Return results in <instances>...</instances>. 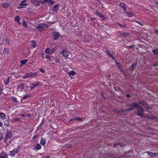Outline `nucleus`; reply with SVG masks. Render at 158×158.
Instances as JSON below:
<instances>
[{
	"mask_svg": "<svg viewBox=\"0 0 158 158\" xmlns=\"http://www.w3.org/2000/svg\"><path fill=\"white\" fill-rule=\"evenodd\" d=\"M61 52L63 55V56L65 58V59H67V57L69 56V54L66 51V49L65 48L63 49V51H61Z\"/></svg>",
	"mask_w": 158,
	"mask_h": 158,
	"instance_id": "nucleus-1",
	"label": "nucleus"
},
{
	"mask_svg": "<svg viewBox=\"0 0 158 158\" xmlns=\"http://www.w3.org/2000/svg\"><path fill=\"white\" fill-rule=\"evenodd\" d=\"M6 139H8L11 138L12 136V134L10 130H7L5 133Z\"/></svg>",
	"mask_w": 158,
	"mask_h": 158,
	"instance_id": "nucleus-2",
	"label": "nucleus"
},
{
	"mask_svg": "<svg viewBox=\"0 0 158 158\" xmlns=\"http://www.w3.org/2000/svg\"><path fill=\"white\" fill-rule=\"evenodd\" d=\"M46 2H47L50 6H52L54 4V2L52 0H44L42 2V3L43 4Z\"/></svg>",
	"mask_w": 158,
	"mask_h": 158,
	"instance_id": "nucleus-3",
	"label": "nucleus"
},
{
	"mask_svg": "<svg viewBox=\"0 0 158 158\" xmlns=\"http://www.w3.org/2000/svg\"><path fill=\"white\" fill-rule=\"evenodd\" d=\"M137 109L138 111L137 113V114L138 115L142 116L143 115V108L139 107Z\"/></svg>",
	"mask_w": 158,
	"mask_h": 158,
	"instance_id": "nucleus-4",
	"label": "nucleus"
},
{
	"mask_svg": "<svg viewBox=\"0 0 158 158\" xmlns=\"http://www.w3.org/2000/svg\"><path fill=\"white\" fill-rule=\"evenodd\" d=\"M41 85L39 82H37L35 83H33L31 84V85L30 86V88L31 89H33L37 86L40 85L41 86Z\"/></svg>",
	"mask_w": 158,
	"mask_h": 158,
	"instance_id": "nucleus-5",
	"label": "nucleus"
},
{
	"mask_svg": "<svg viewBox=\"0 0 158 158\" xmlns=\"http://www.w3.org/2000/svg\"><path fill=\"white\" fill-rule=\"evenodd\" d=\"M54 40H55L57 39L60 36V34L57 32H54L53 33Z\"/></svg>",
	"mask_w": 158,
	"mask_h": 158,
	"instance_id": "nucleus-6",
	"label": "nucleus"
},
{
	"mask_svg": "<svg viewBox=\"0 0 158 158\" xmlns=\"http://www.w3.org/2000/svg\"><path fill=\"white\" fill-rule=\"evenodd\" d=\"M33 73L31 72L27 73L25 76L22 77L23 79H26L33 75Z\"/></svg>",
	"mask_w": 158,
	"mask_h": 158,
	"instance_id": "nucleus-7",
	"label": "nucleus"
},
{
	"mask_svg": "<svg viewBox=\"0 0 158 158\" xmlns=\"http://www.w3.org/2000/svg\"><path fill=\"white\" fill-rule=\"evenodd\" d=\"M23 3L21 2L20 4L19 5V6L17 7L18 9H20L23 8H25L27 6V3L23 4Z\"/></svg>",
	"mask_w": 158,
	"mask_h": 158,
	"instance_id": "nucleus-8",
	"label": "nucleus"
},
{
	"mask_svg": "<svg viewBox=\"0 0 158 158\" xmlns=\"http://www.w3.org/2000/svg\"><path fill=\"white\" fill-rule=\"evenodd\" d=\"M94 14L95 15H98V17L101 18L103 20H104L105 19L104 16L102 15L101 13H99L98 11H96V12L94 13Z\"/></svg>",
	"mask_w": 158,
	"mask_h": 158,
	"instance_id": "nucleus-9",
	"label": "nucleus"
},
{
	"mask_svg": "<svg viewBox=\"0 0 158 158\" xmlns=\"http://www.w3.org/2000/svg\"><path fill=\"white\" fill-rule=\"evenodd\" d=\"M44 25L43 24H39L38 26L36 27L37 29L40 31H41L44 28Z\"/></svg>",
	"mask_w": 158,
	"mask_h": 158,
	"instance_id": "nucleus-10",
	"label": "nucleus"
},
{
	"mask_svg": "<svg viewBox=\"0 0 158 158\" xmlns=\"http://www.w3.org/2000/svg\"><path fill=\"white\" fill-rule=\"evenodd\" d=\"M59 4H56L54 5L53 8V11L55 12H57V10L59 8Z\"/></svg>",
	"mask_w": 158,
	"mask_h": 158,
	"instance_id": "nucleus-11",
	"label": "nucleus"
},
{
	"mask_svg": "<svg viewBox=\"0 0 158 158\" xmlns=\"http://www.w3.org/2000/svg\"><path fill=\"white\" fill-rule=\"evenodd\" d=\"M18 152L19 150L17 149L10 151V156H14Z\"/></svg>",
	"mask_w": 158,
	"mask_h": 158,
	"instance_id": "nucleus-12",
	"label": "nucleus"
},
{
	"mask_svg": "<svg viewBox=\"0 0 158 158\" xmlns=\"http://www.w3.org/2000/svg\"><path fill=\"white\" fill-rule=\"evenodd\" d=\"M119 6L121 7L123 9L124 11V12H125V11H126V5L124 4V3L121 2Z\"/></svg>",
	"mask_w": 158,
	"mask_h": 158,
	"instance_id": "nucleus-13",
	"label": "nucleus"
},
{
	"mask_svg": "<svg viewBox=\"0 0 158 158\" xmlns=\"http://www.w3.org/2000/svg\"><path fill=\"white\" fill-rule=\"evenodd\" d=\"M146 152L150 156L152 157H155L156 155H157V154L156 153H153L149 152Z\"/></svg>",
	"mask_w": 158,
	"mask_h": 158,
	"instance_id": "nucleus-14",
	"label": "nucleus"
},
{
	"mask_svg": "<svg viewBox=\"0 0 158 158\" xmlns=\"http://www.w3.org/2000/svg\"><path fill=\"white\" fill-rule=\"evenodd\" d=\"M125 12L127 14V16L129 17H132L134 15V13L132 12H127L126 11Z\"/></svg>",
	"mask_w": 158,
	"mask_h": 158,
	"instance_id": "nucleus-15",
	"label": "nucleus"
},
{
	"mask_svg": "<svg viewBox=\"0 0 158 158\" xmlns=\"http://www.w3.org/2000/svg\"><path fill=\"white\" fill-rule=\"evenodd\" d=\"M7 155L5 153H1L0 155V158H7Z\"/></svg>",
	"mask_w": 158,
	"mask_h": 158,
	"instance_id": "nucleus-16",
	"label": "nucleus"
},
{
	"mask_svg": "<svg viewBox=\"0 0 158 158\" xmlns=\"http://www.w3.org/2000/svg\"><path fill=\"white\" fill-rule=\"evenodd\" d=\"M6 118L5 114L2 112L0 113V118L4 120Z\"/></svg>",
	"mask_w": 158,
	"mask_h": 158,
	"instance_id": "nucleus-17",
	"label": "nucleus"
},
{
	"mask_svg": "<svg viewBox=\"0 0 158 158\" xmlns=\"http://www.w3.org/2000/svg\"><path fill=\"white\" fill-rule=\"evenodd\" d=\"M139 107V104L136 103H133V105L132 106V108H135L138 109Z\"/></svg>",
	"mask_w": 158,
	"mask_h": 158,
	"instance_id": "nucleus-18",
	"label": "nucleus"
},
{
	"mask_svg": "<svg viewBox=\"0 0 158 158\" xmlns=\"http://www.w3.org/2000/svg\"><path fill=\"white\" fill-rule=\"evenodd\" d=\"M20 20V18L18 16H16L14 19L15 21V22H17L19 24H20L21 23L19 22V21Z\"/></svg>",
	"mask_w": 158,
	"mask_h": 158,
	"instance_id": "nucleus-19",
	"label": "nucleus"
},
{
	"mask_svg": "<svg viewBox=\"0 0 158 158\" xmlns=\"http://www.w3.org/2000/svg\"><path fill=\"white\" fill-rule=\"evenodd\" d=\"M2 6L4 8H7L9 6V4L8 3H3L2 4Z\"/></svg>",
	"mask_w": 158,
	"mask_h": 158,
	"instance_id": "nucleus-20",
	"label": "nucleus"
},
{
	"mask_svg": "<svg viewBox=\"0 0 158 158\" xmlns=\"http://www.w3.org/2000/svg\"><path fill=\"white\" fill-rule=\"evenodd\" d=\"M25 84L24 83H21L18 85V88L19 89H23Z\"/></svg>",
	"mask_w": 158,
	"mask_h": 158,
	"instance_id": "nucleus-21",
	"label": "nucleus"
},
{
	"mask_svg": "<svg viewBox=\"0 0 158 158\" xmlns=\"http://www.w3.org/2000/svg\"><path fill=\"white\" fill-rule=\"evenodd\" d=\"M10 81V78H6L5 79V80L4 81V82L5 85H6Z\"/></svg>",
	"mask_w": 158,
	"mask_h": 158,
	"instance_id": "nucleus-22",
	"label": "nucleus"
},
{
	"mask_svg": "<svg viewBox=\"0 0 158 158\" xmlns=\"http://www.w3.org/2000/svg\"><path fill=\"white\" fill-rule=\"evenodd\" d=\"M46 141L45 139L42 138L40 140V143L42 145H44L45 144Z\"/></svg>",
	"mask_w": 158,
	"mask_h": 158,
	"instance_id": "nucleus-23",
	"label": "nucleus"
},
{
	"mask_svg": "<svg viewBox=\"0 0 158 158\" xmlns=\"http://www.w3.org/2000/svg\"><path fill=\"white\" fill-rule=\"evenodd\" d=\"M3 53L5 55L8 54L9 53V51L8 49L6 48H5L3 50Z\"/></svg>",
	"mask_w": 158,
	"mask_h": 158,
	"instance_id": "nucleus-24",
	"label": "nucleus"
},
{
	"mask_svg": "<svg viewBox=\"0 0 158 158\" xmlns=\"http://www.w3.org/2000/svg\"><path fill=\"white\" fill-rule=\"evenodd\" d=\"M148 118L151 119H153L158 121V117H155L154 116H151L148 117Z\"/></svg>",
	"mask_w": 158,
	"mask_h": 158,
	"instance_id": "nucleus-25",
	"label": "nucleus"
},
{
	"mask_svg": "<svg viewBox=\"0 0 158 158\" xmlns=\"http://www.w3.org/2000/svg\"><path fill=\"white\" fill-rule=\"evenodd\" d=\"M41 148V146L39 143H38L35 146V149L37 150L40 149Z\"/></svg>",
	"mask_w": 158,
	"mask_h": 158,
	"instance_id": "nucleus-26",
	"label": "nucleus"
},
{
	"mask_svg": "<svg viewBox=\"0 0 158 158\" xmlns=\"http://www.w3.org/2000/svg\"><path fill=\"white\" fill-rule=\"evenodd\" d=\"M57 49V48L56 47H54L50 50V53L51 54H52Z\"/></svg>",
	"mask_w": 158,
	"mask_h": 158,
	"instance_id": "nucleus-27",
	"label": "nucleus"
},
{
	"mask_svg": "<svg viewBox=\"0 0 158 158\" xmlns=\"http://www.w3.org/2000/svg\"><path fill=\"white\" fill-rule=\"evenodd\" d=\"M4 125L7 126H9L10 124L8 120H5L4 122Z\"/></svg>",
	"mask_w": 158,
	"mask_h": 158,
	"instance_id": "nucleus-28",
	"label": "nucleus"
},
{
	"mask_svg": "<svg viewBox=\"0 0 158 158\" xmlns=\"http://www.w3.org/2000/svg\"><path fill=\"white\" fill-rule=\"evenodd\" d=\"M30 97V95L29 94H27L26 95H24L22 98L23 100H24L27 98Z\"/></svg>",
	"mask_w": 158,
	"mask_h": 158,
	"instance_id": "nucleus-29",
	"label": "nucleus"
},
{
	"mask_svg": "<svg viewBox=\"0 0 158 158\" xmlns=\"http://www.w3.org/2000/svg\"><path fill=\"white\" fill-rule=\"evenodd\" d=\"M76 73L74 71H71L69 72V74L70 75L73 76L75 75Z\"/></svg>",
	"mask_w": 158,
	"mask_h": 158,
	"instance_id": "nucleus-30",
	"label": "nucleus"
},
{
	"mask_svg": "<svg viewBox=\"0 0 158 158\" xmlns=\"http://www.w3.org/2000/svg\"><path fill=\"white\" fill-rule=\"evenodd\" d=\"M27 60H21L20 61V63L22 64H25V63L27 62Z\"/></svg>",
	"mask_w": 158,
	"mask_h": 158,
	"instance_id": "nucleus-31",
	"label": "nucleus"
},
{
	"mask_svg": "<svg viewBox=\"0 0 158 158\" xmlns=\"http://www.w3.org/2000/svg\"><path fill=\"white\" fill-rule=\"evenodd\" d=\"M31 46L34 48L36 47V44L34 41H32Z\"/></svg>",
	"mask_w": 158,
	"mask_h": 158,
	"instance_id": "nucleus-32",
	"label": "nucleus"
},
{
	"mask_svg": "<svg viewBox=\"0 0 158 158\" xmlns=\"http://www.w3.org/2000/svg\"><path fill=\"white\" fill-rule=\"evenodd\" d=\"M45 52L47 54H49L50 53V50L49 48H47L45 50Z\"/></svg>",
	"mask_w": 158,
	"mask_h": 158,
	"instance_id": "nucleus-33",
	"label": "nucleus"
},
{
	"mask_svg": "<svg viewBox=\"0 0 158 158\" xmlns=\"http://www.w3.org/2000/svg\"><path fill=\"white\" fill-rule=\"evenodd\" d=\"M107 54L111 58H112L113 59H114V58L112 56L111 54L110 53V52L109 51H107Z\"/></svg>",
	"mask_w": 158,
	"mask_h": 158,
	"instance_id": "nucleus-34",
	"label": "nucleus"
},
{
	"mask_svg": "<svg viewBox=\"0 0 158 158\" xmlns=\"http://www.w3.org/2000/svg\"><path fill=\"white\" fill-rule=\"evenodd\" d=\"M39 70L42 73H44L45 72V69L42 68H41Z\"/></svg>",
	"mask_w": 158,
	"mask_h": 158,
	"instance_id": "nucleus-35",
	"label": "nucleus"
},
{
	"mask_svg": "<svg viewBox=\"0 0 158 158\" xmlns=\"http://www.w3.org/2000/svg\"><path fill=\"white\" fill-rule=\"evenodd\" d=\"M152 52L154 54H158V50H153Z\"/></svg>",
	"mask_w": 158,
	"mask_h": 158,
	"instance_id": "nucleus-36",
	"label": "nucleus"
},
{
	"mask_svg": "<svg viewBox=\"0 0 158 158\" xmlns=\"http://www.w3.org/2000/svg\"><path fill=\"white\" fill-rule=\"evenodd\" d=\"M34 4H35V6H39L40 4V2L38 1V2H35Z\"/></svg>",
	"mask_w": 158,
	"mask_h": 158,
	"instance_id": "nucleus-37",
	"label": "nucleus"
},
{
	"mask_svg": "<svg viewBox=\"0 0 158 158\" xmlns=\"http://www.w3.org/2000/svg\"><path fill=\"white\" fill-rule=\"evenodd\" d=\"M23 25L24 27H27V23L26 22H25L24 21H23Z\"/></svg>",
	"mask_w": 158,
	"mask_h": 158,
	"instance_id": "nucleus-38",
	"label": "nucleus"
},
{
	"mask_svg": "<svg viewBox=\"0 0 158 158\" xmlns=\"http://www.w3.org/2000/svg\"><path fill=\"white\" fill-rule=\"evenodd\" d=\"M46 58L49 60V61H50L51 60V57L50 56L46 55L45 57Z\"/></svg>",
	"mask_w": 158,
	"mask_h": 158,
	"instance_id": "nucleus-39",
	"label": "nucleus"
},
{
	"mask_svg": "<svg viewBox=\"0 0 158 158\" xmlns=\"http://www.w3.org/2000/svg\"><path fill=\"white\" fill-rule=\"evenodd\" d=\"M134 110V108H133L131 107V108L127 109L126 110V111H131V110Z\"/></svg>",
	"mask_w": 158,
	"mask_h": 158,
	"instance_id": "nucleus-40",
	"label": "nucleus"
},
{
	"mask_svg": "<svg viewBox=\"0 0 158 158\" xmlns=\"http://www.w3.org/2000/svg\"><path fill=\"white\" fill-rule=\"evenodd\" d=\"M38 2L37 0H31V2L32 3H35V2Z\"/></svg>",
	"mask_w": 158,
	"mask_h": 158,
	"instance_id": "nucleus-41",
	"label": "nucleus"
},
{
	"mask_svg": "<svg viewBox=\"0 0 158 158\" xmlns=\"http://www.w3.org/2000/svg\"><path fill=\"white\" fill-rule=\"evenodd\" d=\"M55 62L56 63H59L60 62V60L58 58H56L55 59Z\"/></svg>",
	"mask_w": 158,
	"mask_h": 158,
	"instance_id": "nucleus-42",
	"label": "nucleus"
},
{
	"mask_svg": "<svg viewBox=\"0 0 158 158\" xmlns=\"http://www.w3.org/2000/svg\"><path fill=\"white\" fill-rule=\"evenodd\" d=\"M37 137H38L37 135H34L33 137V139L35 140Z\"/></svg>",
	"mask_w": 158,
	"mask_h": 158,
	"instance_id": "nucleus-43",
	"label": "nucleus"
},
{
	"mask_svg": "<svg viewBox=\"0 0 158 158\" xmlns=\"http://www.w3.org/2000/svg\"><path fill=\"white\" fill-rule=\"evenodd\" d=\"M2 133H0V141L2 139Z\"/></svg>",
	"mask_w": 158,
	"mask_h": 158,
	"instance_id": "nucleus-44",
	"label": "nucleus"
},
{
	"mask_svg": "<svg viewBox=\"0 0 158 158\" xmlns=\"http://www.w3.org/2000/svg\"><path fill=\"white\" fill-rule=\"evenodd\" d=\"M116 64L118 67L119 68L121 66L120 64L119 63H118Z\"/></svg>",
	"mask_w": 158,
	"mask_h": 158,
	"instance_id": "nucleus-45",
	"label": "nucleus"
},
{
	"mask_svg": "<svg viewBox=\"0 0 158 158\" xmlns=\"http://www.w3.org/2000/svg\"><path fill=\"white\" fill-rule=\"evenodd\" d=\"M40 56L42 58H44V53L41 54Z\"/></svg>",
	"mask_w": 158,
	"mask_h": 158,
	"instance_id": "nucleus-46",
	"label": "nucleus"
},
{
	"mask_svg": "<svg viewBox=\"0 0 158 158\" xmlns=\"http://www.w3.org/2000/svg\"><path fill=\"white\" fill-rule=\"evenodd\" d=\"M155 32L158 35V29H155Z\"/></svg>",
	"mask_w": 158,
	"mask_h": 158,
	"instance_id": "nucleus-47",
	"label": "nucleus"
},
{
	"mask_svg": "<svg viewBox=\"0 0 158 158\" xmlns=\"http://www.w3.org/2000/svg\"><path fill=\"white\" fill-rule=\"evenodd\" d=\"M134 67H135L134 64H133L131 65V68L132 69H133Z\"/></svg>",
	"mask_w": 158,
	"mask_h": 158,
	"instance_id": "nucleus-48",
	"label": "nucleus"
},
{
	"mask_svg": "<svg viewBox=\"0 0 158 158\" xmlns=\"http://www.w3.org/2000/svg\"><path fill=\"white\" fill-rule=\"evenodd\" d=\"M5 41L6 43H9V41L8 40H7V39H5Z\"/></svg>",
	"mask_w": 158,
	"mask_h": 158,
	"instance_id": "nucleus-49",
	"label": "nucleus"
},
{
	"mask_svg": "<svg viewBox=\"0 0 158 158\" xmlns=\"http://www.w3.org/2000/svg\"><path fill=\"white\" fill-rule=\"evenodd\" d=\"M130 97V94H126V97L127 98H129V97Z\"/></svg>",
	"mask_w": 158,
	"mask_h": 158,
	"instance_id": "nucleus-50",
	"label": "nucleus"
},
{
	"mask_svg": "<svg viewBox=\"0 0 158 158\" xmlns=\"http://www.w3.org/2000/svg\"><path fill=\"white\" fill-rule=\"evenodd\" d=\"M120 145V143H115L114 145V147H115L117 145Z\"/></svg>",
	"mask_w": 158,
	"mask_h": 158,
	"instance_id": "nucleus-51",
	"label": "nucleus"
},
{
	"mask_svg": "<svg viewBox=\"0 0 158 158\" xmlns=\"http://www.w3.org/2000/svg\"><path fill=\"white\" fill-rule=\"evenodd\" d=\"M3 126V124L1 122H0V127H2Z\"/></svg>",
	"mask_w": 158,
	"mask_h": 158,
	"instance_id": "nucleus-52",
	"label": "nucleus"
},
{
	"mask_svg": "<svg viewBox=\"0 0 158 158\" xmlns=\"http://www.w3.org/2000/svg\"><path fill=\"white\" fill-rule=\"evenodd\" d=\"M26 1H27V0H24L23 1H22L21 2L24 3V2H26Z\"/></svg>",
	"mask_w": 158,
	"mask_h": 158,
	"instance_id": "nucleus-53",
	"label": "nucleus"
},
{
	"mask_svg": "<svg viewBox=\"0 0 158 158\" xmlns=\"http://www.w3.org/2000/svg\"><path fill=\"white\" fill-rule=\"evenodd\" d=\"M136 22L137 23H139V24H140L141 25H142L140 23H139V22L138 21H136Z\"/></svg>",
	"mask_w": 158,
	"mask_h": 158,
	"instance_id": "nucleus-54",
	"label": "nucleus"
},
{
	"mask_svg": "<svg viewBox=\"0 0 158 158\" xmlns=\"http://www.w3.org/2000/svg\"><path fill=\"white\" fill-rule=\"evenodd\" d=\"M136 22L137 23H139V24H140L141 25H142L140 23H139V22L138 21H136Z\"/></svg>",
	"mask_w": 158,
	"mask_h": 158,
	"instance_id": "nucleus-55",
	"label": "nucleus"
},
{
	"mask_svg": "<svg viewBox=\"0 0 158 158\" xmlns=\"http://www.w3.org/2000/svg\"><path fill=\"white\" fill-rule=\"evenodd\" d=\"M76 119H78V120H81V118H76Z\"/></svg>",
	"mask_w": 158,
	"mask_h": 158,
	"instance_id": "nucleus-56",
	"label": "nucleus"
},
{
	"mask_svg": "<svg viewBox=\"0 0 158 158\" xmlns=\"http://www.w3.org/2000/svg\"><path fill=\"white\" fill-rule=\"evenodd\" d=\"M133 46H134L131 45V46H129V47L130 48H132V47H133Z\"/></svg>",
	"mask_w": 158,
	"mask_h": 158,
	"instance_id": "nucleus-57",
	"label": "nucleus"
},
{
	"mask_svg": "<svg viewBox=\"0 0 158 158\" xmlns=\"http://www.w3.org/2000/svg\"><path fill=\"white\" fill-rule=\"evenodd\" d=\"M22 116L23 117H24L25 116V115L23 114L22 115Z\"/></svg>",
	"mask_w": 158,
	"mask_h": 158,
	"instance_id": "nucleus-58",
	"label": "nucleus"
},
{
	"mask_svg": "<svg viewBox=\"0 0 158 158\" xmlns=\"http://www.w3.org/2000/svg\"><path fill=\"white\" fill-rule=\"evenodd\" d=\"M75 119H71L70 121H73V120H74Z\"/></svg>",
	"mask_w": 158,
	"mask_h": 158,
	"instance_id": "nucleus-59",
	"label": "nucleus"
},
{
	"mask_svg": "<svg viewBox=\"0 0 158 158\" xmlns=\"http://www.w3.org/2000/svg\"><path fill=\"white\" fill-rule=\"evenodd\" d=\"M156 4H157V5H158V2H156Z\"/></svg>",
	"mask_w": 158,
	"mask_h": 158,
	"instance_id": "nucleus-60",
	"label": "nucleus"
},
{
	"mask_svg": "<svg viewBox=\"0 0 158 158\" xmlns=\"http://www.w3.org/2000/svg\"><path fill=\"white\" fill-rule=\"evenodd\" d=\"M2 93V92L1 91H0V94H1Z\"/></svg>",
	"mask_w": 158,
	"mask_h": 158,
	"instance_id": "nucleus-61",
	"label": "nucleus"
},
{
	"mask_svg": "<svg viewBox=\"0 0 158 158\" xmlns=\"http://www.w3.org/2000/svg\"><path fill=\"white\" fill-rule=\"evenodd\" d=\"M121 71H122L123 72V71L122 70H121Z\"/></svg>",
	"mask_w": 158,
	"mask_h": 158,
	"instance_id": "nucleus-62",
	"label": "nucleus"
},
{
	"mask_svg": "<svg viewBox=\"0 0 158 158\" xmlns=\"http://www.w3.org/2000/svg\"><path fill=\"white\" fill-rule=\"evenodd\" d=\"M95 19L94 18L93 19Z\"/></svg>",
	"mask_w": 158,
	"mask_h": 158,
	"instance_id": "nucleus-63",
	"label": "nucleus"
}]
</instances>
